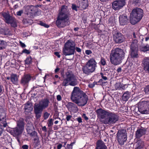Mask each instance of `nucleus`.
Here are the masks:
<instances>
[{"instance_id":"f257e3e1","label":"nucleus","mask_w":149,"mask_h":149,"mask_svg":"<svg viewBox=\"0 0 149 149\" xmlns=\"http://www.w3.org/2000/svg\"><path fill=\"white\" fill-rule=\"evenodd\" d=\"M70 14L68 7L63 6L61 10L59 12L56 24L59 27H63L69 24V17Z\"/></svg>"},{"instance_id":"f03ea898","label":"nucleus","mask_w":149,"mask_h":149,"mask_svg":"<svg viewBox=\"0 0 149 149\" xmlns=\"http://www.w3.org/2000/svg\"><path fill=\"white\" fill-rule=\"evenodd\" d=\"M125 54V52L121 49L117 48L113 49L110 55V62L115 65L120 64L124 58Z\"/></svg>"},{"instance_id":"7ed1b4c3","label":"nucleus","mask_w":149,"mask_h":149,"mask_svg":"<svg viewBox=\"0 0 149 149\" xmlns=\"http://www.w3.org/2000/svg\"><path fill=\"white\" fill-rule=\"evenodd\" d=\"M49 101L45 99L40 101L38 104H35L34 107V111L37 118H39L44 109L48 107Z\"/></svg>"},{"instance_id":"20e7f679","label":"nucleus","mask_w":149,"mask_h":149,"mask_svg":"<svg viewBox=\"0 0 149 149\" xmlns=\"http://www.w3.org/2000/svg\"><path fill=\"white\" fill-rule=\"evenodd\" d=\"M143 10L141 8H136L134 9L130 15V23L134 25L139 22L143 17Z\"/></svg>"},{"instance_id":"39448f33","label":"nucleus","mask_w":149,"mask_h":149,"mask_svg":"<svg viewBox=\"0 0 149 149\" xmlns=\"http://www.w3.org/2000/svg\"><path fill=\"white\" fill-rule=\"evenodd\" d=\"M65 77L64 79L62 85L67 86L69 85L74 86L77 84L76 77L72 72H68L65 74Z\"/></svg>"},{"instance_id":"423d86ee","label":"nucleus","mask_w":149,"mask_h":149,"mask_svg":"<svg viewBox=\"0 0 149 149\" xmlns=\"http://www.w3.org/2000/svg\"><path fill=\"white\" fill-rule=\"evenodd\" d=\"M97 63L95 60L91 58L87 62L85 65L82 68L84 73L89 74L95 71L97 67Z\"/></svg>"},{"instance_id":"0eeeda50","label":"nucleus","mask_w":149,"mask_h":149,"mask_svg":"<svg viewBox=\"0 0 149 149\" xmlns=\"http://www.w3.org/2000/svg\"><path fill=\"white\" fill-rule=\"evenodd\" d=\"M75 51V45L73 41L68 40L65 44L63 53L65 56L74 54Z\"/></svg>"},{"instance_id":"6e6552de","label":"nucleus","mask_w":149,"mask_h":149,"mask_svg":"<svg viewBox=\"0 0 149 149\" xmlns=\"http://www.w3.org/2000/svg\"><path fill=\"white\" fill-rule=\"evenodd\" d=\"M24 129V123L23 121L19 120L17 122V126L12 129L10 133L14 136H17L22 134Z\"/></svg>"},{"instance_id":"1a4fd4ad","label":"nucleus","mask_w":149,"mask_h":149,"mask_svg":"<svg viewBox=\"0 0 149 149\" xmlns=\"http://www.w3.org/2000/svg\"><path fill=\"white\" fill-rule=\"evenodd\" d=\"M139 111L142 114L149 113V101H143L138 104Z\"/></svg>"},{"instance_id":"9d476101","label":"nucleus","mask_w":149,"mask_h":149,"mask_svg":"<svg viewBox=\"0 0 149 149\" xmlns=\"http://www.w3.org/2000/svg\"><path fill=\"white\" fill-rule=\"evenodd\" d=\"M107 117L105 121V123L106 124H113L119 119L118 116L111 112H109Z\"/></svg>"},{"instance_id":"9b49d317","label":"nucleus","mask_w":149,"mask_h":149,"mask_svg":"<svg viewBox=\"0 0 149 149\" xmlns=\"http://www.w3.org/2000/svg\"><path fill=\"white\" fill-rule=\"evenodd\" d=\"M84 93L79 87H75L71 94V99L74 102L82 96Z\"/></svg>"},{"instance_id":"f8f14e48","label":"nucleus","mask_w":149,"mask_h":149,"mask_svg":"<svg viewBox=\"0 0 149 149\" xmlns=\"http://www.w3.org/2000/svg\"><path fill=\"white\" fill-rule=\"evenodd\" d=\"M118 141L120 144L123 145L127 140V134L126 130L122 129L117 133Z\"/></svg>"},{"instance_id":"ddd939ff","label":"nucleus","mask_w":149,"mask_h":149,"mask_svg":"<svg viewBox=\"0 0 149 149\" xmlns=\"http://www.w3.org/2000/svg\"><path fill=\"white\" fill-rule=\"evenodd\" d=\"M125 3L124 0H116L112 3V7L115 10H118L123 7Z\"/></svg>"},{"instance_id":"4468645a","label":"nucleus","mask_w":149,"mask_h":149,"mask_svg":"<svg viewBox=\"0 0 149 149\" xmlns=\"http://www.w3.org/2000/svg\"><path fill=\"white\" fill-rule=\"evenodd\" d=\"M88 100V98L87 95L84 93L81 96L75 101L74 102L77 104L79 106L83 107L86 104Z\"/></svg>"},{"instance_id":"2eb2a0df","label":"nucleus","mask_w":149,"mask_h":149,"mask_svg":"<svg viewBox=\"0 0 149 149\" xmlns=\"http://www.w3.org/2000/svg\"><path fill=\"white\" fill-rule=\"evenodd\" d=\"M6 110L0 107V123L3 125L4 127H6L7 124L6 122Z\"/></svg>"},{"instance_id":"dca6fc26","label":"nucleus","mask_w":149,"mask_h":149,"mask_svg":"<svg viewBox=\"0 0 149 149\" xmlns=\"http://www.w3.org/2000/svg\"><path fill=\"white\" fill-rule=\"evenodd\" d=\"M66 106L68 110L71 112L76 113L78 111L77 105L72 102H68L66 105Z\"/></svg>"},{"instance_id":"f3484780","label":"nucleus","mask_w":149,"mask_h":149,"mask_svg":"<svg viewBox=\"0 0 149 149\" xmlns=\"http://www.w3.org/2000/svg\"><path fill=\"white\" fill-rule=\"evenodd\" d=\"M110 111H108L100 108L96 110V113L98 116L102 119L105 118L106 116H108Z\"/></svg>"},{"instance_id":"a211bd4d","label":"nucleus","mask_w":149,"mask_h":149,"mask_svg":"<svg viewBox=\"0 0 149 149\" xmlns=\"http://www.w3.org/2000/svg\"><path fill=\"white\" fill-rule=\"evenodd\" d=\"M31 78V76L29 74L24 75L22 77L20 83L22 85H27L28 84Z\"/></svg>"},{"instance_id":"6ab92c4d","label":"nucleus","mask_w":149,"mask_h":149,"mask_svg":"<svg viewBox=\"0 0 149 149\" xmlns=\"http://www.w3.org/2000/svg\"><path fill=\"white\" fill-rule=\"evenodd\" d=\"M113 39L116 43H120L124 41V38L121 33H117L114 35Z\"/></svg>"},{"instance_id":"aec40b11","label":"nucleus","mask_w":149,"mask_h":149,"mask_svg":"<svg viewBox=\"0 0 149 149\" xmlns=\"http://www.w3.org/2000/svg\"><path fill=\"white\" fill-rule=\"evenodd\" d=\"M142 62L144 70L149 73V57H145Z\"/></svg>"},{"instance_id":"412c9836","label":"nucleus","mask_w":149,"mask_h":149,"mask_svg":"<svg viewBox=\"0 0 149 149\" xmlns=\"http://www.w3.org/2000/svg\"><path fill=\"white\" fill-rule=\"evenodd\" d=\"M31 136H33L34 138V144L37 146L39 144L40 142L39 139L37 135V133L36 132H32L30 134Z\"/></svg>"},{"instance_id":"4be33fe9","label":"nucleus","mask_w":149,"mask_h":149,"mask_svg":"<svg viewBox=\"0 0 149 149\" xmlns=\"http://www.w3.org/2000/svg\"><path fill=\"white\" fill-rule=\"evenodd\" d=\"M33 109V106L31 103H28L24 104L25 113L26 114H28L32 111Z\"/></svg>"},{"instance_id":"5701e85b","label":"nucleus","mask_w":149,"mask_h":149,"mask_svg":"<svg viewBox=\"0 0 149 149\" xmlns=\"http://www.w3.org/2000/svg\"><path fill=\"white\" fill-rule=\"evenodd\" d=\"M119 19L120 23L121 25H123L127 24L128 19L126 16L123 15H120Z\"/></svg>"},{"instance_id":"b1692460","label":"nucleus","mask_w":149,"mask_h":149,"mask_svg":"<svg viewBox=\"0 0 149 149\" xmlns=\"http://www.w3.org/2000/svg\"><path fill=\"white\" fill-rule=\"evenodd\" d=\"M146 133V130L144 129H138L136 132V136L137 138H139L144 135Z\"/></svg>"},{"instance_id":"393cba45","label":"nucleus","mask_w":149,"mask_h":149,"mask_svg":"<svg viewBox=\"0 0 149 149\" xmlns=\"http://www.w3.org/2000/svg\"><path fill=\"white\" fill-rule=\"evenodd\" d=\"M107 147L102 141H98L97 143V147L95 149H107Z\"/></svg>"},{"instance_id":"a878e982","label":"nucleus","mask_w":149,"mask_h":149,"mask_svg":"<svg viewBox=\"0 0 149 149\" xmlns=\"http://www.w3.org/2000/svg\"><path fill=\"white\" fill-rule=\"evenodd\" d=\"M3 17L4 18V21L7 23L10 22L9 21L12 20V18L13 17L10 16L8 13L3 12L2 13Z\"/></svg>"},{"instance_id":"bb28decb","label":"nucleus","mask_w":149,"mask_h":149,"mask_svg":"<svg viewBox=\"0 0 149 149\" xmlns=\"http://www.w3.org/2000/svg\"><path fill=\"white\" fill-rule=\"evenodd\" d=\"M10 80L13 84H16L18 82V77L16 74H12L10 75Z\"/></svg>"},{"instance_id":"cd10ccee","label":"nucleus","mask_w":149,"mask_h":149,"mask_svg":"<svg viewBox=\"0 0 149 149\" xmlns=\"http://www.w3.org/2000/svg\"><path fill=\"white\" fill-rule=\"evenodd\" d=\"M136 147L135 149H144V142L141 140H139L136 143Z\"/></svg>"},{"instance_id":"c85d7f7f","label":"nucleus","mask_w":149,"mask_h":149,"mask_svg":"<svg viewBox=\"0 0 149 149\" xmlns=\"http://www.w3.org/2000/svg\"><path fill=\"white\" fill-rule=\"evenodd\" d=\"M131 95V93L128 91L125 92L122 96V99L124 101H127Z\"/></svg>"},{"instance_id":"c756f323","label":"nucleus","mask_w":149,"mask_h":149,"mask_svg":"<svg viewBox=\"0 0 149 149\" xmlns=\"http://www.w3.org/2000/svg\"><path fill=\"white\" fill-rule=\"evenodd\" d=\"M131 56L132 58H137L138 56L137 53L138 49H131Z\"/></svg>"},{"instance_id":"7c9ffc66","label":"nucleus","mask_w":149,"mask_h":149,"mask_svg":"<svg viewBox=\"0 0 149 149\" xmlns=\"http://www.w3.org/2000/svg\"><path fill=\"white\" fill-rule=\"evenodd\" d=\"M138 41L136 40H133L131 45V49H138L137 45Z\"/></svg>"},{"instance_id":"2f4dec72","label":"nucleus","mask_w":149,"mask_h":149,"mask_svg":"<svg viewBox=\"0 0 149 149\" xmlns=\"http://www.w3.org/2000/svg\"><path fill=\"white\" fill-rule=\"evenodd\" d=\"M26 9L28 10L29 13H34L36 11V7L33 6H28L26 7Z\"/></svg>"},{"instance_id":"473e14b6","label":"nucleus","mask_w":149,"mask_h":149,"mask_svg":"<svg viewBox=\"0 0 149 149\" xmlns=\"http://www.w3.org/2000/svg\"><path fill=\"white\" fill-rule=\"evenodd\" d=\"M9 22H10L8 23L7 24H10L11 26L14 27H15L17 26L15 19V18L13 17L12 18V20H10Z\"/></svg>"},{"instance_id":"72a5a7b5","label":"nucleus","mask_w":149,"mask_h":149,"mask_svg":"<svg viewBox=\"0 0 149 149\" xmlns=\"http://www.w3.org/2000/svg\"><path fill=\"white\" fill-rule=\"evenodd\" d=\"M140 49L141 51L146 52L149 50V45H147L145 46H142L140 47Z\"/></svg>"},{"instance_id":"f704fd0d","label":"nucleus","mask_w":149,"mask_h":149,"mask_svg":"<svg viewBox=\"0 0 149 149\" xmlns=\"http://www.w3.org/2000/svg\"><path fill=\"white\" fill-rule=\"evenodd\" d=\"M25 64L27 65H29L32 63V58L31 57H29L26 58L25 61Z\"/></svg>"},{"instance_id":"c9c22d12","label":"nucleus","mask_w":149,"mask_h":149,"mask_svg":"<svg viewBox=\"0 0 149 149\" xmlns=\"http://www.w3.org/2000/svg\"><path fill=\"white\" fill-rule=\"evenodd\" d=\"M6 42L3 40H0V50L5 47Z\"/></svg>"},{"instance_id":"e433bc0d","label":"nucleus","mask_w":149,"mask_h":149,"mask_svg":"<svg viewBox=\"0 0 149 149\" xmlns=\"http://www.w3.org/2000/svg\"><path fill=\"white\" fill-rule=\"evenodd\" d=\"M101 77H102V79H100L98 82H102V83H105L106 82H103V80H107V78L105 76H104V74L102 73H101Z\"/></svg>"},{"instance_id":"4c0bfd02","label":"nucleus","mask_w":149,"mask_h":149,"mask_svg":"<svg viewBox=\"0 0 149 149\" xmlns=\"http://www.w3.org/2000/svg\"><path fill=\"white\" fill-rule=\"evenodd\" d=\"M47 123L48 127L52 126L53 124V119L52 118L49 119Z\"/></svg>"},{"instance_id":"58836bf2","label":"nucleus","mask_w":149,"mask_h":149,"mask_svg":"<svg viewBox=\"0 0 149 149\" xmlns=\"http://www.w3.org/2000/svg\"><path fill=\"white\" fill-rule=\"evenodd\" d=\"M50 115V114L48 112H45L43 115V118H44V119L46 120L47 118H48L49 117V116Z\"/></svg>"},{"instance_id":"ea45409f","label":"nucleus","mask_w":149,"mask_h":149,"mask_svg":"<svg viewBox=\"0 0 149 149\" xmlns=\"http://www.w3.org/2000/svg\"><path fill=\"white\" fill-rule=\"evenodd\" d=\"M144 90L146 93L149 94V84L145 87Z\"/></svg>"},{"instance_id":"a19ab883","label":"nucleus","mask_w":149,"mask_h":149,"mask_svg":"<svg viewBox=\"0 0 149 149\" xmlns=\"http://www.w3.org/2000/svg\"><path fill=\"white\" fill-rule=\"evenodd\" d=\"M100 63L101 64L103 65H104L106 64V62L105 59L102 57L101 58Z\"/></svg>"},{"instance_id":"79ce46f5","label":"nucleus","mask_w":149,"mask_h":149,"mask_svg":"<svg viewBox=\"0 0 149 149\" xmlns=\"http://www.w3.org/2000/svg\"><path fill=\"white\" fill-rule=\"evenodd\" d=\"M23 13V11L22 10H21L17 11L16 13V14L18 16H20Z\"/></svg>"},{"instance_id":"37998d69","label":"nucleus","mask_w":149,"mask_h":149,"mask_svg":"<svg viewBox=\"0 0 149 149\" xmlns=\"http://www.w3.org/2000/svg\"><path fill=\"white\" fill-rule=\"evenodd\" d=\"M40 24L41 25L43 26L46 28H48L49 26L48 25L42 22H41L40 23Z\"/></svg>"},{"instance_id":"c03bdc74","label":"nucleus","mask_w":149,"mask_h":149,"mask_svg":"<svg viewBox=\"0 0 149 149\" xmlns=\"http://www.w3.org/2000/svg\"><path fill=\"white\" fill-rule=\"evenodd\" d=\"M22 52L27 54H29L30 53V52L29 50L25 49L23 50Z\"/></svg>"},{"instance_id":"a18cd8bd","label":"nucleus","mask_w":149,"mask_h":149,"mask_svg":"<svg viewBox=\"0 0 149 149\" xmlns=\"http://www.w3.org/2000/svg\"><path fill=\"white\" fill-rule=\"evenodd\" d=\"M72 117V116L69 115H66V119L67 121H69Z\"/></svg>"},{"instance_id":"49530a36","label":"nucleus","mask_w":149,"mask_h":149,"mask_svg":"<svg viewBox=\"0 0 149 149\" xmlns=\"http://www.w3.org/2000/svg\"><path fill=\"white\" fill-rule=\"evenodd\" d=\"M72 9L73 10H75L76 11L77 10V7L75 5H74V4L72 5Z\"/></svg>"},{"instance_id":"de8ad7c7","label":"nucleus","mask_w":149,"mask_h":149,"mask_svg":"<svg viewBox=\"0 0 149 149\" xmlns=\"http://www.w3.org/2000/svg\"><path fill=\"white\" fill-rule=\"evenodd\" d=\"M77 120L78 122L79 123H81L82 122V119L81 117H79L77 118Z\"/></svg>"},{"instance_id":"09e8293b","label":"nucleus","mask_w":149,"mask_h":149,"mask_svg":"<svg viewBox=\"0 0 149 149\" xmlns=\"http://www.w3.org/2000/svg\"><path fill=\"white\" fill-rule=\"evenodd\" d=\"M86 54L87 55H89L92 53V52L90 50H86L85 51Z\"/></svg>"},{"instance_id":"8fccbe9b","label":"nucleus","mask_w":149,"mask_h":149,"mask_svg":"<svg viewBox=\"0 0 149 149\" xmlns=\"http://www.w3.org/2000/svg\"><path fill=\"white\" fill-rule=\"evenodd\" d=\"M82 116L86 120H87L88 119V118L86 116L85 114L84 113Z\"/></svg>"},{"instance_id":"3c124183","label":"nucleus","mask_w":149,"mask_h":149,"mask_svg":"<svg viewBox=\"0 0 149 149\" xmlns=\"http://www.w3.org/2000/svg\"><path fill=\"white\" fill-rule=\"evenodd\" d=\"M57 99L58 101H60L61 99V97L60 95H58L57 96Z\"/></svg>"},{"instance_id":"603ef678","label":"nucleus","mask_w":149,"mask_h":149,"mask_svg":"<svg viewBox=\"0 0 149 149\" xmlns=\"http://www.w3.org/2000/svg\"><path fill=\"white\" fill-rule=\"evenodd\" d=\"M75 49L77 52H80L81 51V49L80 48L78 47H76L75 48Z\"/></svg>"},{"instance_id":"864d4df0","label":"nucleus","mask_w":149,"mask_h":149,"mask_svg":"<svg viewBox=\"0 0 149 149\" xmlns=\"http://www.w3.org/2000/svg\"><path fill=\"white\" fill-rule=\"evenodd\" d=\"M19 43L22 47H26L25 44L24 43L22 42L21 41H20L19 42Z\"/></svg>"},{"instance_id":"5fc2aeb1","label":"nucleus","mask_w":149,"mask_h":149,"mask_svg":"<svg viewBox=\"0 0 149 149\" xmlns=\"http://www.w3.org/2000/svg\"><path fill=\"white\" fill-rule=\"evenodd\" d=\"M23 149H28V146L26 145H24L22 146Z\"/></svg>"},{"instance_id":"6e6d98bb","label":"nucleus","mask_w":149,"mask_h":149,"mask_svg":"<svg viewBox=\"0 0 149 149\" xmlns=\"http://www.w3.org/2000/svg\"><path fill=\"white\" fill-rule=\"evenodd\" d=\"M54 54L58 58H59L60 57L59 53L58 52H54Z\"/></svg>"},{"instance_id":"4d7b16f0","label":"nucleus","mask_w":149,"mask_h":149,"mask_svg":"<svg viewBox=\"0 0 149 149\" xmlns=\"http://www.w3.org/2000/svg\"><path fill=\"white\" fill-rule=\"evenodd\" d=\"M67 147L69 149H72V146L70 144H68L67 146Z\"/></svg>"},{"instance_id":"13d9d810","label":"nucleus","mask_w":149,"mask_h":149,"mask_svg":"<svg viewBox=\"0 0 149 149\" xmlns=\"http://www.w3.org/2000/svg\"><path fill=\"white\" fill-rule=\"evenodd\" d=\"M62 145L60 144H58L57 146V149H61L62 147Z\"/></svg>"},{"instance_id":"bf43d9fd","label":"nucleus","mask_w":149,"mask_h":149,"mask_svg":"<svg viewBox=\"0 0 149 149\" xmlns=\"http://www.w3.org/2000/svg\"><path fill=\"white\" fill-rule=\"evenodd\" d=\"M60 70V69L58 68H56L55 70V73H57Z\"/></svg>"},{"instance_id":"052dcab7","label":"nucleus","mask_w":149,"mask_h":149,"mask_svg":"<svg viewBox=\"0 0 149 149\" xmlns=\"http://www.w3.org/2000/svg\"><path fill=\"white\" fill-rule=\"evenodd\" d=\"M121 68H119L117 69V71L118 72H120L121 71Z\"/></svg>"},{"instance_id":"680f3d73","label":"nucleus","mask_w":149,"mask_h":149,"mask_svg":"<svg viewBox=\"0 0 149 149\" xmlns=\"http://www.w3.org/2000/svg\"><path fill=\"white\" fill-rule=\"evenodd\" d=\"M118 85H119V84H118V83H116V84H115V86L116 88L117 89H119V87H118Z\"/></svg>"},{"instance_id":"e2e57ef3","label":"nucleus","mask_w":149,"mask_h":149,"mask_svg":"<svg viewBox=\"0 0 149 149\" xmlns=\"http://www.w3.org/2000/svg\"><path fill=\"white\" fill-rule=\"evenodd\" d=\"M35 7H36V8H37V7H41V5H37L36 6H34Z\"/></svg>"},{"instance_id":"0e129e2a","label":"nucleus","mask_w":149,"mask_h":149,"mask_svg":"<svg viewBox=\"0 0 149 149\" xmlns=\"http://www.w3.org/2000/svg\"><path fill=\"white\" fill-rule=\"evenodd\" d=\"M42 130H45V131H46V127H45V126H44L43 128H42Z\"/></svg>"},{"instance_id":"69168bd1","label":"nucleus","mask_w":149,"mask_h":149,"mask_svg":"<svg viewBox=\"0 0 149 149\" xmlns=\"http://www.w3.org/2000/svg\"><path fill=\"white\" fill-rule=\"evenodd\" d=\"M79 28H74V30L75 31H77L78 30Z\"/></svg>"},{"instance_id":"338daca9","label":"nucleus","mask_w":149,"mask_h":149,"mask_svg":"<svg viewBox=\"0 0 149 149\" xmlns=\"http://www.w3.org/2000/svg\"><path fill=\"white\" fill-rule=\"evenodd\" d=\"M133 36L134 37V38H136V36L135 33L134 32L133 33Z\"/></svg>"},{"instance_id":"774afa93","label":"nucleus","mask_w":149,"mask_h":149,"mask_svg":"<svg viewBox=\"0 0 149 149\" xmlns=\"http://www.w3.org/2000/svg\"><path fill=\"white\" fill-rule=\"evenodd\" d=\"M149 39V37H146L145 38V40L146 41H147Z\"/></svg>"}]
</instances>
